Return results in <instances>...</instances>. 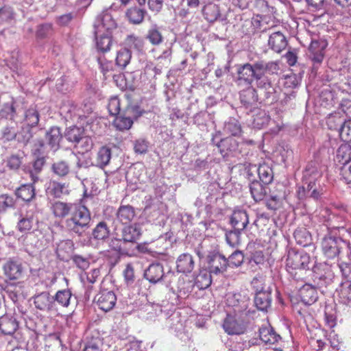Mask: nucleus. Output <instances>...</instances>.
<instances>
[{
  "mask_svg": "<svg viewBox=\"0 0 351 351\" xmlns=\"http://www.w3.org/2000/svg\"><path fill=\"white\" fill-rule=\"evenodd\" d=\"M342 274V280L339 289L337 290L340 303L347 306L351 305V258L350 262L341 261L339 263Z\"/></svg>",
  "mask_w": 351,
  "mask_h": 351,
  "instance_id": "3",
  "label": "nucleus"
},
{
  "mask_svg": "<svg viewBox=\"0 0 351 351\" xmlns=\"http://www.w3.org/2000/svg\"><path fill=\"white\" fill-rule=\"evenodd\" d=\"M108 247L110 250L121 255L132 256L134 254L133 250L127 247V244L121 239V237L117 235L116 231H114V237L108 242Z\"/></svg>",
  "mask_w": 351,
  "mask_h": 351,
  "instance_id": "16",
  "label": "nucleus"
},
{
  "mask_svg": "<svg viewBox=\"0 0 351 351\" xmlns=\"http://www.w3.org/2000/svg\"><path fill=\"white\" fill-rule=\"evenodd\" d=\"M299 296L301 301L308 305L313 304L318 298L316 288L310 284H306L300 289Z\"/></svg>",
  "mask_w": 351,
  "mask_h": 351,
  "instance_id": "21",
  "label": "nucleus"
},
{
  "mask_svg": "<svg viewBox=\"0 0 351 351\" xmlns=\"http://www.w3.org/2000/svg\"><path fill=\"white\" fill-rule=\"evenodd\" d=\"M226 300L227 304L233 308L234 314H241L247 308V300L239 293L229 295Z\"/></svg>",
  "mask_w": 351,
  "mask_h": 351,
  "instance_id": "23",
  "label": "nucleus"
},
{
  "mask_svg": "<svg viewBox=\"0 0 351 351\" xmlns=\"http://www.w3.org/2000/svg\"><path fill=\"white\" fill-rule=\"evenodd\" d=\"M145 11L137 7H132L128 9L125 15L129 21L132 24H140L145 17Z\"/></svg>",
  "mask_w": 351,
  "mask_h": 351,
  "instance_id": "40",
  "label": "nucleus"
},
{
  "mask_svg": "<svg viewBox=\"0 0 351 351\" xmlns=\"http://www.w3.org/2000/svg\"><path fill=\"white\" fill-rule=\"evenodd\" d=\"M202 14L205 20L209 23L216 21L221 16L219 5L213 3H208L202 8Z\"/></svg>",
  "mask_w": 351,
  "mask_h": 351,
  "instance_id": "31",
  "label": "nucleus"
},
{
  "mask_svg": "<svg viewBox=\"0 0 351 351\" xmlns=\"http://www.w3.org/2000/svg\"><path fill=\"white\" fill-rule=\"evenodd\" d=\"M258 174L261 181L265 185H268L273 181V170L271 167L266 163H263L259 165Z\"/></svg>",
  "mask_w": 351,
  "mask_h": 351,
  "instance_id": "39",
  "label": "nucleus"
},
{
  "mask_svg": "<svg viewBox=\"0 0 351 351\" xmlns=\"http://www.w3.org/2000/svg\"><path fill=\"white\" fill-rule=\"evenodd\" d=\"M164 275L163 266L160 263L151 264L144 273L145 278L152 284H156L160 282Z\"/></svg>",
  "mask_w": 351,
  "mask_h": 351,
  "instance_id": "18",
  "label": "nucleus"
},
{
  "mask_svg": "<svg viewBox=\"0 0 351 351\" xmlns=\"http://www.w3.org/2000/svg\"><path fill=\"white\" fill-rule=\"evenodd\" d=\"M0 114L2 117L14 120L16 114V110L15 108V101L12 99L10 102H6L3 104V108L1 110Z\"/></svg>",
  "mask_w": 351,
  "mask_h": 351,
  "instance_id": "54",
  "label": "nucleus"
},
{
  "mask_svg": "<svg viewBox=\"0 0 351 351\" xmlns=\"http://www.w3.org/2000/svg\"><path fill=\"white\" fill-rule=\"evenodd\" d=\"M293 237L295 242L302 247L309 246L312 243L311 234L306 228H297L293 233Z\"/></svg>",
  "mask_w": 351,
  "mask_h": 351,
  "instance_id": "32",
  "label": "nucleus"
},
{
  "mask_svg": "<svg viewBox=\"0 0 351 351\" xmlns=\"http://www.w3.org/2000/svg\"><path fill=\"white\" fill-rule=\"evenodd\" d=\"M238 80L244 81L250 84L254 79L257 80L261 79V73H258L255 68V64L253 65L250 63L244 64L237 70Z\"/></svg>",
  "mask_w": 351,
  "mask_h": 351,
  "instance_id": "13",
  "label": "nucleus"
},
{
  "mask_svg": "<svg viewBox=\"0 0 351 351\" xmlns=\"http://www.w3.org/2000/svg\"><path fill=\"white\" fill-rule=\"evenodd\" d=\"M74 205L75 204L56 200L51 202L50 210L56 218L62 219L71 213Z\"/></svg>",
  "mask_w": 351,
  "mask_h": 351,
  "instance_id": "17",
  "label": "nucleus"
},
{
  "mask_svg": "<svg viewBox=\"0 0 351 351\" xmlns=\"http://www.w3.org/2000/svg\"><path fill=\"white\" fill-rule=\"evenodd\" d=\"M319 180H303L304 185L300 186L297 191L300 199L308 197L319 199L324 194V189L319 183Z\"/></svg>",
  "mask_w": 351,
  "mask_h": 351,
  "instance_id": "6",
  "label": "nucleus"
},
{
  "mask_svg": "<svg viewBox=\"0 0 351 351\" xmlns=\"http://www.w3.org/2000/svg\"><path fill=\"white\" fill-rule=\"evenodd\" d=\"M111 158V149L106 146L101 147L96 156L97 167L104 169L107 166Z\"/></svg>",
  "mask_w": 351,
  "mask_h": 351,
  "instance_id": "38",
  "label": "nucleus"
},
{
  "mask_svg": "<svg viewBox=\"0 0 351 351\" xmlns=\"http://www.w3.org/2000/svg\"><path fill=\"white\" fill-rule=\"evenodd\" d=\"M254 64L257 72L261 75V78L265 75L277 74L280 69L277 61L265 62L263 60H260L256 62Z\"/></svg>",
  "mask_w": 351,
  "mask_h": 351,
  "instance_id": "28",
  "label": "nucleus"
},
{
  "mask_svg": "<svg viewBox=\"0 0 351 351\" xmlns=\"http://www.w3.org/2000/svg\"><path fill=\"white\" fill-rule=\"evenodd\" d=\"M228 262V266L230 267H239L243 263L244 255L241 251L234 252L227 259Z\"/></svg>",
  "mask_w": 351,
  "mask_h": 351,
  "instance_id": "60",
  "label": "nucleus"
},
{
  "mask_svg": "<svg viewBox=\"0 0 351 351\" xmlns=\"http://www.w3.org/2000/svg\"><path fill=\"white\" fill-rule=\"evenodd\" d=\"M223 130L226 133L230 134L232 136H240L243 133L239 121L235 119H230L225 123Z\"/></svg>",
  "mask_w": 351,
  "mask_h": 351,
  "instance_id": "47",
  "label": "nucleus"
},
{
  "mask_svg": "<svg viewBox=\"0 0 351 351\" xmlns=\"http://www.w3.org/2000/svg\"><path fill=\"white\" fill-rule=\"evenodd\" d=\"M117 219L122 224H130L135 217L134 208L130 205L121 206L117 212Z\"/></svg>",
  "mask_w": 351,
  "mask_h": 351,
  "instance_id": "30",
  "label": "nucleus"
},
{
  "mask_svg": "<svg viewBox=\"0 0 351 351\" xmlns=\"http://www.w3.org/2000/svg\"><path fill=\"white\" fill-rule=\"evenodd\" d=\"M40 120V114L36 107H30L25 112L24 121L29 128L38 125Z\"/></svg>",
  "mask_w": 351,
  "mask_h": 351,
  "instance_id": "46",
  "label": "nucleus"
},
{
  "mask_svg": "<svg viewBox=\"0 0 351 351\" xmlns=\"http://www.w3.org/2000/svg\"><path fill=\"white\" fill-rule=\"evenodd\" d=\"M327 43L324 40H312L309 47V58L314 64H320L325 56V49Z\"/></svg>",
  "mask_w": 351,
  "mask_h": 351,
  "instance_id": "12",
  "label": "nucleus"
},
{
  "mask_svg": "<svg viewBox=\"0 0 351 351\" xmlns=\"http://www.w3.org/2000/svg\"><path fill=\"white\" fill-rule=\"evenodd\" d=\"M337 158L338 161L343 164V165L350 163L351 146L349 145H341L337 149Z\"/></svg>",
  "mask_w": 351,
  "mask_h": 351,
  "instance_id": "52",
  "label": "nucleus"
},
{
  "mask_svg": "<svg viewBox=\"0 0 351 351\" xmlns=\"http://www.w3.org/2000/svg\"><path fill=\"white\" fill-rule=\"evenodd\" d=\"M230 223L237 230H243L249 223L248 215L242 210H234L231 216Z\"/></svg>",
  "mask_w": 351,
  "mask_h": 351,
  "instance_id": "26",
  "label": "nucleus"
},
{
  "mask_svg": "<svg viewBox=\"0 0 351 351\" xmlns=\"http://www.w3.org/2000/svg\"><path fill=\"white\" fill-rule=\"evenodd\" d=\"M95 300L100 309L108 312L114 307L117 302V296L112 291L101 289Z\"/></svg>",
  "mask_w": 351,
  "mask_h": 351,
  "instance_id": "8",
  "label": "nucleus"
},
{
  "mask_svg": "<svg viewBox=\"0 0 351 351\" xmlns=\"http://www.w3.org/2000/svg\"><path fill=\"white\" fill-rule=\"evenodd\" d=\"M72 293L70 289H65L58 291L53 296L56 306L58 305L62 308H67L71 303Z\"/></svg>",
  "mask_w": 351,
  "mask_h": 351,
  "instance_id": "33",
  "label": "nucleus"
},
{
  "mask_svg": "<svg viewBox=\"0 0 351 351\" xmlns=\"http://www.w3.org/2000/svg\"><path fill=\"white\" fill-rule=\"evenodd\" d=\"M75 147L79 154H84L93 149V141L90 137L83 136L80 140L75 145Z\"/></svg>",
  "mask_w": 351,
  "mask_h": 351,
  "instance_id": "53",
  "label": "nucleus"
},
{
  "mask_svg": "<svg viewBox=\"0 0 351 351\" xmlns=\"http://www.w3.org/2000/svg\"><path fill=\"white\" fill-rule=\"evenodd\" d=\"M131 58L132 52L130 49L127 48L121 49L117 53L116 64L121 69H124L130 63Z\"/></svg>",
  "mask_w": 351,
  "mask_h": 351,
  "instance_id": "49",
  "label": "nucleus"
},
{
  "mask_svg": "<svg viewBox=\"0 0 351 351\" xmlns=\"http://www.w3.org/2000/svg\"><path fill=\"white\" fill-rule=\"evenodd\" d=\"M195 266L193 258L189 253L180 254L176 261V269L178 272L182 274L191 273Z\"/></svg>",
  "mask_w": 351,
  "mask_h": 351,
  "instance_id": "20",
  "label": "nucleus"
},
{
  "mask_svg": "<svg viewBox=\"0 0 351 351\" xmlns=\"http://www.w3.org/2000/svg\"><path fill=\"white\" fill-rule=\"evenodd\" d=\"M269 47L276 53H280L287 45V41L285 36L280 32H276L270 35L268 40Z\"/></svg>",
  "mask_w": 351,
  "mask_h": 351,
  "instance_id": "27",
  "label": "nucleus"
},
{
  "mask_svg": "<svg viewBox=\"0 0 351 351\" xmlns=\"http://www.w3.org/2000/svg\"><path fill=\"white\" fill-rule=\"evenodd\" d=\"M326 123L330 130H337L342 125V119L340 112H334L328 115Z\"/></svg>",
  "mask_w": 351,
  "mask_h": 351,
  "instance_id": "58",
  "label": "nucleus"
},
{
  "mask_svg": "<svg viewBox=\"0 0 351 351\" xmlns=\"http://www.w3.org/2000/svg\"><path fill=\"white\" fill-rule=\"evenodd\" d=\"M53 26L50 23L41 24L38 26L36 32V37L37 39H45L53 34Z\"/></svg>",
  "mask_w": 351,
  "mask_h": 351,
  "instance_id": "56",
  "label": "nucleus"
},
{
  "mask_svg": "<svg viewBox=\"0 0 351 351\" xmlns=\"http://www.w3.org/2000/svg\"><path fill=\"white\" fill-rule=\"evenodd\" d=\"M324 160L317 154L306 166L303 172V180H320L323 175Z\"/></svg>",
  "mask_w": 351,
  "mask_h": 351,
  "instance_id": "7",
  "label": "nucleus"
},
{
  "mask_svg": "<svg viewBox=\"0 0 351 351\" xmlns=\"http://www.w3.org/2000/svg\"><path fill=\"white\" fill-rule=\"evenodd\" d=\"M117 27L115 20L108 12L103 13L95 25V34L106 33L111 34L112 30Z\"/></svg>",
  "mask_w": 351,
  "mask_h": 351,
  "instance_id": "15",
  "label": "nucleus"
},
{
  "mask_svg": "<svg viewBox=\"0 0 351 351\" xmlns=\"http://www.w3.org/2000/svg\"><path fill=\"white\" fill-rule=\"evenodd\" d=\"M259 337L265 344H274L280 339V336L269 324L263 325L260 328Z\"/></svg>",
  "mask_w": 351,
  "mask_h": 351,
  "instance_id": "25",
  "label": "nucleus"
},
{
  "mask_svg": "<svg viewBox=\"0 0 351 351\" xmlns=\"http://www.w3.org/2000/svg\"><path fill=\"white\" fill-rule=\"evenodd\" d=\"M110 229L106 222L100 221L93 230L92 235L96 240H105L108 238Z\"/></svg>",
  "mask_w": 351,
  "mask_h": 351,
  "instance_id": "44",
  "label": "nucleus"
},
{
  "mask_svg": "<svg viewBox=\"0 0 351 351\" xmlns=\"http://www.w3.org/2000/svg\"><path fill=\"white\" fill-rule=\"evenodd\" d=\"M240 101L242 106L250 112L257 108L258 94L256 89L252 86L247 87L240 93Z\"/></svg>",
  "mask_w": 351,
  "mask_h": 351,
  "instance_id": "10",
  "label": "nucleus"
},
{
  "mask_svg": "<svg viewBox=\"0 0 351 351\" xmlns=\"http://www.w3.org/2000/svg\"><path fill=\"white\" fill-rule=\"evenodd\" d=\"M95 36L97 39V49L102 53L109 51L112 44L111 34L101 33L95 34Z\"/></svg>",
  "mask_w": 351,
  "mask_h": 351,
  "instance_id": "35",
  "label": "nucleus"
},
{
  "mask_svg": "<svg viewBox=\"0 0 351 351\" xmlns=\"http://www.w3.org/2000/svg\"><path fill=\"white\" fill-rule=\"evenodd\" d=\"M34 303L37 309L43 311H57L58 307L54 303L53 298L47 291L42 292L34 297Z\"/></svg>",
  "mask_w": 351,
  "mask_h": 351,
  "instance_id": "11",
  "label": "nucleus"
},
{
  "mask_svg": "<svg viewBox=\"0 0 351 351\" xmlns=\"http://www.w3.org/2000/svg\"><path fill=\"white\" fill-rule=\"evenodd\" d=\"M62 138V133L58 127H51L46 134V139L52 147H58Z\"/></svg>",
  "mask_w": 351,
  "mask_h": 351,
  "instance_id": "48",
  "label": "nucleus"
},
{
  "mask_svg": "<svg viewBox=\"0 0 351 351\" xmlns=\"http://www.w3.org/2000/svg\"><path fill=\"white\" fill-rule=\"evenodd\" d=\"M208 265L210 272L217 274L223 273L226 270L228 262L224 256L220 254H215L210 257Z\"/></svg>",
  "mask_w": 351,
  "mask_h": 351,
  "instance_id": "19",
  "label": "nucleus"
},
{
  "mask_svg": "<svg viewBox=\"0 0 351 351\" xmlns=\"http://www.w3.org/2000/svg\"><path fill=\"white\" fill-rule=\"evenodd\" d=\"M115 231L117 235L120 236L127 245L136 243L141 235V228L136 224H128L121 230L117 229Z\"/></svg>",
  "mask_w": 351,
  "mask_h": 351,
  "instance_id": "9",
  "label": "nucleus"
},
{
  "mask_svg": "<svg viewBox=\"0 0 351 351\" xmlns=\"http://www.w3.org/2000/svg\"><path fill=\"white\" fill-rule=\"evenodd\" d=\"M255 114L253 115V125L254 127L261 128L268 124L270 117L267 112L263 109L256 108L254 109Z\"/></svg>",
  "mask_w": 351,
  "mask_h": 351,
  "instance_id": "37",
  "label": "nucleus"
},
{
  "mask_svg": "<svg viewBox=\"0 0 351 351\" xmlns=\"http://www.w3.org/2000/svg\"><path fill=\"white\" fill-rule=\"evenodd\" d=\"M15 195L24 202H29L35 197V189L32 184H23L16 190Z\"/></svg>",
  "mask_w": 351,
  "mask_h": 351,
  "instance_id": "34",
  "label": "nucleus"
},
{
  "mask_svg": "<svg viewBox=\"0 0 351 351\" xmlns=\"http://www.w3.org/2000/svg\"><path fill=\"white\" fill-rule=\"evenodd\" d=\"M16 201L14 197L8 194L0 195V213H4L8 209L15 207Z\"/></svg>",
  "mask_w": 351,
  "mask_h": 351,
  "instance_id": "57",
  "label": "nucleus"
},
{
  "mask_svg": "<svg viewBox=\"0 0 351 351\" xmlns=\"http://www.w3.org/2000/svg\"><path fill=\"white\" fill-rule=\"evenodd\" d=\"M125 97L128 102L127 107L123 111L125 115L129 116L132 119L138 118L145 112L138 104H133L130 101V96L129 95L125 94Z\"/></svg>",
  "mask_w": 351,
  "mask_h": 351,
  "instance_id": "42",
  "label": "nucleus"
},
{
  "mask_svg": "<svg viewBox=\"0 0 351 351\" xmlns=\"http://www.w3.org/2000/svg\"><path fill=\"white\" fill-rule=\"evenodd\" d=\"M145 38L154 46L160 45L164 40L162 34L156 25L148 29Z\"/></svg>",
  "mask_w": 351,
  "mask_h": 351,
  "instance_id": "45",
  "label": "nucleus"
},
{
  "mask_svg": "<svg viewBox=\"0 0 351 351\" xmlns=\"http://www.w3.org/2000/svg\"><path fill=\"white\" fill-rule=\"evenodd\" d=\"M224 331L229 335H240L245 332L247 324L240 314H228L222 324Z\"/></svg>",
  "mask_w": 351,
  "mask_h": 351,
  "instance_id": "5",
  "label": "nucleus"
},
{
  "mask_svg": "<svg viewBox=\"0 0 351 351\" xmlns=\"http://www.w3.org/2000/svg\"><path fill=\"white\" fill-rule=\"evenodd\" d=\"M3 274L10 280L20 279L23 275V267L20 262L9 259L3 266Z\"/></svg>",
  "mask_w": 351,
  "mask_h": 351,
  "instance_id": "14",
  "label": "nucleus"
},
{
  "mask_svg": "<svg viewBox=\"0 0 351 351\" xmlns=\"http://www.w3.org/2000/svg\"><path fill=\"white\" fill-rule=\"evenodd\" d=\"M310 263L311 256L308 253L304 250L296 251L291 249L288 252L286 259V268L287 271L293 278H296L298 271H302L308 269Z\"/></svg>",
  "mask_w": 351,
  "mask_h": 351,
  "instance_id": "4",
  "label": "nucleus"
},
{
  "mask_svg": "<svg viewBox=\"0 0 351 351\" xmlns=\"http://www.w3.org/2000/svg\"><path fill=\"white\" fill-rule=\"evenodd\" d=\"M90 220V212L88 208L81 204H75L65 225L68 230L81 236L89 228Z\"/></svg>",
  "mask_w": 351,
  "mask_h": 351,
  "instance_id": "1",
  "label": "nucleus"
},
{
  "mask_svg": "<svg viewBox=\"0 0 351 351\" xmlns=\"http://www.w3.org/2000/svg\"><path fill=\"white\" fill-rule=\"evenodd\" d=\"M210 271L206 270L200 271L197 275L194 285H195L199 289H205L208 288L212 282V278Z\"/></svg>",
  "mask_w": 351,
  "mask_h": 351,
  "instance_id": "43",
  "label": "nucleus"
},
{
  "mask_svg": "<svg viewBox=\"0 0 351 351\" xmlns=\"http://www.w3.org/2000/svg\"><path fill=\"white\" fill-rule=\"evenodd\" d=\"M84 136V131L80 128L73 126L66 130L65 133L66 138L75 145Z\"/></svg>",
  "mask_w": 351,
  "mask_h": 351,
  "instance_id": "55",
  "label": "nucleus"
},
{
  "mask_svg": "<svg viewBox=\"0 0 351 351\" xmlns=\"http://www.w3.org/2000/svg\"><path fill=\"white\" fill-rule=\"evenodd\" d=\"M250 191L253 199L256 202H259L265 198L269 191V187L267 185L255 180L250 184Z\"/></svg>",
  "mask_w": 351,
  "mask_h": 351,
  "instance_id": "29",
  "label": "nucleus"
},
{
  "mask_svg": "<svg viewBox=\"0 0 351 351\" xmlns=\"http://www.w3.org/2000/svg\"><path fill=\"white\" fill-rule=\"evenodd\" d=\"M350 244L346 242L341 238L332 237L330 235L325 236L322 241L321 247L324 255L328 259H333L339 257L341 253L346 250L349 255L348 258H351Z\"/></svg>",
  "mask_w": 351,
  "mask_h": 351,
  "instance_id": "2",
  "label": "nucleus"
},
{
  "mask_svg": "<svg viewBox=\"0 0 351 351\" xmlns=\"http://www.w3.org/2000/svg\"><path fill=\"white\" fill-rule=\"evenodd\" d=\"M339 134L345 141L351 140V120L343 121L340 127Z\"/></svg>",
  "mask_w": 351,
  "mask_h": 351,
  "instance_id": "64",
  "label": "nucleus"
},
{
  "mask_svg": "<svg viewBox=\"0 0 351 351\" xmlns=\"http://www.w3.org/2000/svg\"><path fill=\"white\" fill-rule=\"evenodd\" d=\"M271 293L265 291H260L256 294L254 303L261 311H267L271 306Z\"/></svg>",
  "mask_w": 351,
  "mask_h": 351,
  "instance_id": "36",
  "label": "nucleus"
},
{
  "mask_svg": "<svg viewBox=\"0 0 351 351\" xmlns=\"http://www.w3.org/2000/svg\"><path fill=\"white\" fill-rule=\"evenodd\" d=\"M34 224L32 217H25L21 218L18 222V229L21 232L29 231L32 230Z\"/></svg>",
  "mask_w": 351,
  "mask_h": 351,
  "instance_id": "63",
  "label": "nucleus"
},
{
  "mask_svg": "<svg viewBox=\"0 0 351 351\" xmlns=\"http://www.w3.org/2000/svg\"><path fill=\"white\" fill-rule=\"evenodd\" d=\"M69 184L52 181L50 183V193L55 197H60L62 195L69 193Z\"/></svg>",
  "mask_w": 351,
  "mask_h": 351,
  "instance_id": "50",
  "label": "nucleus"
},
{
  "mask_svg": "<svg viewBox=\"0 0 351 351\" xmlns=\"http://www.w3.org/2000/svg\"><path fill=\"white\" fill-rule=\"evenodd\" d=\"M194 285L191 280L185 282L184 278H179L178 282V289L180 294L188 295L192 291Z\"/></svg>",
  "mask_w": 351,
  "mask_h": 351,
  "instance_id": "61",
  "label": "nucleus"
},
{
  "mask_svg": "<svg viewBox=\"0 0 351 351\" xmlns=\"http://www.w3.org/2000/svg\"><path fill=\"white\" fill-rule=\"evenodd\" d=\"M125 44L134 50L138 52H143L145 50V41L138 36L134 34L128 35L125 39Z\"/></svg>",
  "mask_w": 351,
  "mask_h": 351,
  "instance_id": "41",
  "label": "nucleus"
},
{
  "mask_svg": "<svg viewBox=\"0 0 351 351\" xmlns=\"http://www.w3.org/2000/svg\"><path fill=\"white\" fill-rule=\"evenodd\" d=\"M215 145L219 148L221 154L225 157L236 152L238 149L239 143L232 137H226L221 139Z\"/></svg>",
  "mask_w": 351,
  "mask_h": 351,
  "instance_id": "24",
  "label": "nucleus"
},
{
  "mask_svg": "<svg viewBox=\"0 0 351 351\" xmlns=\"http://www.w3.org/2000/svg\"><path fill=\"white\" fill-rule=\"evenodd\" d=\"M133 125V120L123 112V115L117 116L113 121V125L119 130H129Z\"/></svg>",
  "mask_w": 351,
  "mask_h": 351,
  "instance_id": "51",
  "label": "nucleus"
},
{
  "mask_svg": "<svg viewBox=\"0 0 351 351\" xmlns=\"http://www.w3.org/2000/svg\"><path fill=\"white\" fill-rule=\"evenodd\" d=\"M52 169L54 173L62 177L69 173V166L65 161H58L53 164Z\"/></svg>",
  "mask_w": 351,
  "mask_h": 351,
  "instance_id": "59",
  "label": "nucleus"
},
{
  "mask_svg": "<svg viewBox=\"0 0 351 351\" xmlns=\"http://www.w3.org/2000/svg\"><path fill=\"white\" fill-rule=\"evenodd\" d=\"M108 110L110 115L117 116L121 110L120 100L117 97H112L108 101Z\"/></svg>",
  "mask_w": 351,
  "mask_h": 351,
  "instance_id": "62",
  "label": "nucleus"
},
{
  "mask_svg": "<svg viewBox=\"0 0 351 351\" xmlns=\"http://www.w3.org/2000/svg\"><path fill=\"white\" fill-rule=\"evenodd\" d=\"M19 328V322L13 316L5 314L0 317V330L5 335L14 334Z\"/></svg>",
  "mask_w": 351,
  "mask_h": 351,
  "instance_id": "22",
  "label": "nucleus"
}]
</instances>
